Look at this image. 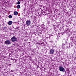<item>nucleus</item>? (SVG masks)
Returning a JSON list of instances; mask_svg holds the SVG:
<instances>
[{"instance_id":"obj_1","label":"nucleus","mask_w":76,"mask_h":76,"mask_svg":"<svg viewBox=\"0 0 76 76\" xmlns=\"http://www.w3.org/2000/svg\"><path fill=\"white\" fill-rule=\"evenodd\" d=\"M11 40L12 42H16V41H18V39L17 37L15 36H13L12 38L11 39Z\"/></svg>"},{"instance_id":"obj_3","label":"nucleus","mask_w":76,"mask_h":76,"mask_svg":"<svg viewBox=\"0 0 76 76\" xmlns=\"http://www.w3.org/2000/svg\"><path fill=\"white\" fill-rule=\"evenodd\" d=\"M26 23L27 26H29V25H30V24L31 23V21L29 20H27L26 21Z\"/></svg>"},{"instance_id":"obj_11","label":"nucleus","mask_w":76,"mask_h":76,"mask_svg":"<svg viewBox=\"0 0 76 76\" xmlns=\"http://www.w3.org/2000/svg\"><path fill=\"white\" fill-rule=\"evenodd\" d=\"M70 40H71V41H73V37H71L70 38Z\"/></svg>"},{"instance_id":"obj_8","label":"nucleus","mask_w":76,"mask_h":76,"mask_svg":"<svg viewBox=\"0 0 76 76\" xmlns=\"http://www.w3.org/2000/svg\"><path fill=\"white\" fill-rule=\"evenodd\" d=\"M17 9H20V5H17Z\"/></svg>"},{"instance_id":"obj_13","label":"nucleus","mask_w":76,"mask_h":76,"mask_svg":"<svg viewBox=\"0 0 76 76\" xmlns=\"http://www.w3.org/2000/svg\"><path fill=\"white\" fill-rule=\"evenodd\" d=\"M64 46H65V45L64 44H63L62 45V47L63 48V47H64Z\"/></svg>"},{"instance_id":"obj_23","label":"nucleus","mask_w":76,"mask_h":76,"mask_svg":"<svg viewBox=\"0 0 76 76\" xmlns=\"http://www.w3.org/2000/svg\"><path fill=\"white\" fill-rule=\"evenodd\" d=\"M70 57H71V56H70Z\"/></svg>"},{"instance_id":"obj_7","label":"nucleus","mask_w":76,"mask_h":76,"mask_svg":"<svg viewBox=\"0 0 76 76\" xmlns=\"http://www.w3.org/2000/svg\"><path fill=\"white\" fill-rule=\"evenodd\" d=\"M8 25H12V21H9V22H8Z\"/></svg>"},{"instance_id":"obj_24","label":"nucleus","mask_w":76,"mask_h":76,"mask_svg":"<svg viewBox=\"0 0 76 76\" xmlns=\"http://www.w3.org/2000/svg\"><path fill=\"white\" fill-rule=\"evenodd\" d=\"M11 60H13V59H12Z\"/></svg>"},{"instance_id":"obj_18","label":"nucleus","mask_w":76,"mask_h":76,"mask_svg":"<svg viewBox=\"0 0 76 76\" xmlns=\"http://www.w3.org/2000/svg\"><path fill=\"white\" fill-rule=\"evenodd\" d=\"M10 30L11 31H12V29L10 28Z\"/></svg>"},{"instance_id":"obj_15","label":"nucleus","mask_w":76,"mask_h":76,"mask_svg":"<svg viewBox=\"0 0 76 76\" xmlns=\"http://www.w3.org/2000/svg\"><path fill=\"white\" fill-rule=\"evenodd\" d=\"M4 29H7V27H4Z\"/></svg>"},{"instance_id":"obj_21","label":"nucleus","mask_w":76,"mask_h":76,"mask_svg":"<svg viewBox=\"0 0 76 76\" xmlns=\"http://www.w3.org/2000/svg\"><path fill=\"white\" fill-rule=\"evenodd\" d=\"M63 40H65V39H63Z\"/></svg>"},{"instance_id":"obj_22","label":"nucleus","mask_w":76,"mask_h":76,"mask_svg":"<svg viewBox=\"0 0 76 76\" xmlns=\"http://www.w3.org/2000/svg\"><path fill=\"white\" fill-rule=\"evenodd\" d=\"M12 71V72H13V71Z\"/></svg>"},{"instance_id":"obj_17","label":"nucleus","mask_w":76,"mask_h":76,"mask_svg":"<svg viewBox=\"0 0 76 76\" xmlns=\"http://www.w3.org/2000/svg\"><path fill=\"white\" fill-rule=\"evenodd\" d=\"M8 66H11V64H9Z\"/></svg>"},{"instance_id":"obj_12","label":"nucleus","mask_w":76,"mask_h":76,"mask_svg":"<svg viewBox=\"0 0 76 76\" xmlns=\"http://www.w3.org/2000/svg\"><path fill=\"white\" fill-rule=\"evenodd\" d=\"M20 4V1H18L17 2V4L19 5V4Z\"/></svg>"},{"instance_id":"obj_19","label":"nucleus","mask_w":76,"mask_h":76,"mask_svg":"<svg viewBox=\"0 0 76 76\" xmlns=\"http://www.w3.org/2000/svg\"><path fill=\"white\" fill-rule=\"evenodd\" d=\"M37 68H38L39 67V66H37Z\"/></svg>"},{"instance_id":"obj_5","label":"nucleus","mask_w":76,"mask_h":76,"mask_svg":"<svg viewBox=\"0 0 76 76\" xmlns=\"http://www.w3.org/2000/svg\"><path fill=\"white\" fill-rule=\"evenodd\" d=\"M54 52V50L53 49H50V54H53Z\"/></svg>"},{"instance_id":"obj_4","label":"nucleus","mask_w":76,"mask_h":76,"mask_svg":"<svg viewBox=\"0 0 76 76\" xmlns=\"http://www.w3.org/2000/svg\"><path fill=\"white\" fill-rule=\"evenodd\" d=\"M59 70L61 72H64L65 71V69L62 66H60L59 67Z\"/></svg>"},{"instance_id":"obj_9","label":"nucleus","mask_w":76,"mask_h":76,"mask_svg":"<svg viewBox=\"0 0 76 76\" xmlns=\"http://www.w3.org/2000/svg\"><path fill=\"white\" fill-rule=\"evenodd\" d=\"M9 18H10V19H11V18H12V16L11 15H10L9 16Z\"/></svg>"},{"instance_id":"obj_20","label":"nucleus","mask_w":76,"mask_h":76,"mask_svg":"<svg viewBox=\"0 0 76 76\" xmlns=\"http://www.w3.org/2000/svg\"><path fill=\"white\" fill-rule=\"evenodd\" d=\"M57 40H58V38H57Z\"/></svg>"},{"instance_id":"obj_10","label":"nucleus","mask_w":76,"mask_h":76,"mask_svg":"<svg viewBox=\"0 0 76 76\" xmlns=\"http://www.w3.org/2000/svg\"><path fill=\"white\" fill-rule=\"evenodd\" d=\"M9 57H12V54L10 53V55H9Z\"/></svg>"},{"instance_id":"obj_16","label":"nucleus","mask_w":76,"mask_h":76,"mask_svg":"<svg viewBox=\"0 0 76 76\" xmlns=\"http://www.w3.org/2000/svg\"><path fill=\"white\" fill-rule=\"evenodd\" d=\"M41 44H44V42H43L41 43Z\"/></svg>"},{"instance_id":"obj_6","label":"nucleus","mask_w":76,"mask_h":76,"mask_svg":"<svg viewBox=\"0 0 76 76\" xmlns=\"http://www.w3.org/2000/svg\"><path fill=\"white\" fill-rule=\"evenodd\" d=\"M18 14V12L17 11H15L14 12V15H15L17 16Z\"/></svg>"},{"instance_id":"obj_14","label":"nucleus","mask_w":76,"mask_h":76,"mask_svg":"<svg viewBox=\"0 0 76 76\" xmlns=\"http://www.w3.org/2000/svg\"><path fill=\"white\" fill-rule=\"evenodd\" d=\"M50 21H48V24H50Z\"/></svg>"},{"instance_id":"obj_2","label":"nucleus","mask_w":76,"mask_h":76,"mask_svg":"<svg viewBox=\"0 0 76 76\" xmlns=\"http://www.w3.org/2000/svg\"><path fill=\"white\" fill-rule=\"evenodd\" d=\"M4 44L6 45H10V44H11V42L10 40H8L5 41Z\"/></svg>"}]
</instances>
